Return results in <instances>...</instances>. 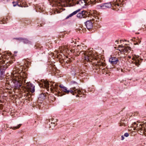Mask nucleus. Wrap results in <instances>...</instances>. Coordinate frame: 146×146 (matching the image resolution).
<instances>
[{
    "instance_id": "obj_43",
    "label": "nucleus",
    "mask_w": 146,
    "mask_h": 146,
    "mask_svg": "<svg viewBox=\"0 0 146 146\" xmlns=\"http://www.w3.org/2000/svg\"><path fill=\"white\" fill-rule=\"evenodd\" d=\"M17 53V51H14V53L15 54V53Z\"/></svg>"
},
{
    "instance_id": "obj_30",
    "label": "nucleus",
    "mask_w": 146,
    "mask_h": 146,
    "mask_svg": "<svg viewBox=\"0 0 146 146\" xmlns=\"http://www.w3.org/2000/svg\"><path fill=\"white\" fill-rule=\"evenodd\" d=\"M38 45H37V44L35 46V48L38 49H41V47L40 46H38Z\"/></svg>"
},
{
    "instance_id": "obj_1",
    "label": "nucleus",
    "mask_w": 146,
    "mask_h": 146,
    "mask_svg": "<svg viewBox=\"0 0 146 146\" xmlns=\"http://www.w3.org/2000/svg\"><path fill=\"white\" fill-rule=\"evenodd\" d=\"M8 59H7L5 60H4V62L2 64H3L6 62L5 65H4L3 66H0V77L1 78H4L5 75V71L7 68L8 67V66L10 65V64H11L13 63L12 61L11 60H9L8 61H7V60H8Z\"/></svg>"
},
{
    "instance_id": "obj_40",
    "label": "nucleus",
    "mask_w": 146,
    "mask_h": 146,
    "mask_svg": "<svg viewBox=\"0 0 146 146\" xmlns=\"http://www.w3.org/2000/svg\"><path fill=\"white\" fill-rule=\"evenodd\" d=\"M121 139L122 140H123L124 139V138L123 135H122L121 136Z\"/></svg>"
},
{
    "instance_id": "obj_34",
    "label": "nucleus",
    "mask_w": 146,
    "mask_h": 146,
    "mask_svg": "<svg viewBox=\"0 0 146 146\" xmlns=\"http://www.w3.org/2000/svg\"><path fill=\"white\" fill-rule=\"evenodd\" d=\"M72 89L73 90H74V91H76H76L78 89H76L75 87H74L72 88H71V90Z\"/></svg>"
},
{
    "instance_id": "obj_38",
    "label": "nucleus",
    "mask_w": 146,
    "mask_h": 146,
    "mask_svg": "<svg viewBox=\"0 0 146 146\" xmlns=\"http://www.w3.org/2000/svg\"><path fill=\"white\" fill-rule=\"evenodd\" d=\"M64 35H65V33H63L62 34V35H60V37H63L64 36Z\"/></svg>"
},
{
    "instance_id": "obj_41",
    "label": "nucleus",
    "mask_w": 146,
    "mask_h": 146,
    "mask_svg": "<svg viewBox=\"0 0 146 146\" xmlns=\"http://www.w3.org/2000/svg\"><path fill=\"white\" fill-rule=\"evenodd\" d=\"M141 42V41L140 40H138V42H137V44H138L139 43H140Z\"/></svg>"
},
{
    "instance_id": "obj_26",
    "label": "nucleus",
    "mask_w": 146,
    "mask_h": 146,
    "mask_svg": "<svg viewBox=\"0 0 146 146\" xmlns=\"http://www.w3.org/2000/svg\"><path fill=\"white\" fill-rule=\"evenodd\" d=\"M68 91L69 93L70 92L73 95H74L75 94H76V91H74V90H73L72 89L71 90V88L70 89V90H68Z\"/></svg>"
},
{
    "instance_id": "obj_17",
    "label": "nucleus",
    "mask_w": 146,
    "mask_h": 146,
    "mask_svg": "<svg viewBox=\"0 0 146 146\" xmlns=\"http://www.w3.org/2000/svg\"><path fill=\"white\" fill-rule=\"evenodd\" d=\"M22 83L19 81H16L15 82V86L17 88H19L21 87L22 85Z\"/></svg>"
},
{
    "instance_id": "obj_18",
    "label": "nucleus",
    "mask_w": 146,
    "mask_h": 146,
    "mask_svg": "<svg viewBox=\"0 0 146 146\" xmlns=\"http://www.w3.org/2000/svg\"><path fill=\"white\" fill-rule=\"evenodd\" d=\"M44 85H43L47 89H48L49 87V84L48 82V81L45 80H44Z\"/></svg>"
},
{
    "instance_id": "obj_25",
    "label": "nucleus",
    "mask_w": 146,
    "mask_h": 146,
    "mask_svg": "<svg viewBox=\"0 0 146 146\" xmlns=\"http://www.w3.org/2000/svg\"><path fill=\"white\" fill-rule=\"evenodd\" d=\"M17 5L19 7H28V6L27 5V4H25V3H23V5H22L21 4H19L18 3H17Z\"/></svg>"
},
{
    "instance_id": "obj_28",
    "label": "nucleus",
    "mask_w": 146,
    "mask_h": 146,
    "mask_svg": "<svg viewBox=\"0 0 146 146\" xmlns=\"http://www.w3.org/2000/svg\"><path fill=\"white\" fill-rule=\"evenodd\" d=\"M13 39H16L17 40H18L20 41H22V40L23 39V38L22 37H20V38H13Z\"/></svg>"
},
{
    "instance_id": "obj_21",
    "label": "nucleus",
    "mask_w": 146,
    "mask_h": 146,
    "mask_svg": "<svg viewBox=\"0 0 146 146\" xmlns=\"http://www.w3.org/2000/svg\"><path fill=\"white\" fill-rule=\"evenodd\" d=\"M31 21L29 19H26L23 21V23L25 24V26L29 25L31 23Z\"/></svg>"
},
{
    "instance_id": "obj_37",
    "label": "nucleus",
    "mask_w": 146,
    "mask_h": 146,
    "mask_svg": "<svg viewBox=\"0 0 146 146\" xmlns=\"http://www.w3.org/2000/svg\"><path fill=\"white\" fill-rule=\"evenodd\" d=\"M45 23H41L40 25H38V27H42L43 25H44Z\"/></svg>"
},
{
    "instance_id": "obj_32",
    "label": "nucleus",
    "mask_w": 146,
    "mask_h": 146,
    "mask_svg": "<svg viewBox=\"0 0 146 146\" xmlns=\"http://www.w3.org/2000/svg\"><path fill=\"white\" fill-rule=\"evenodd\" d=\"M76 53L75 55H76V56H78L80 55V51H76Z\"/></svg>"
},
{
    "instance_id": "obj_27",
    "label": "nucleus",
    "mask_w": 146,
    "mask_h": 146,
    "mask_svg": "<svg viewBox=\"0 0 146 146\" xmlns=\"http://www.w3.org/2000/svg\"><path fill=\"white\" fill-rule=\"evenodd\" d=\"M6 19H4L2 21H1V24H5V23H7L6 22Z\"/></svg>"
},
{
    "instance_id": "obj_8",
    "label": "nucleus",
    "mask_w": 146,
    "mask_h": 146,
    "mask_svg": "<svg viewBox=\"0 0 146 146\" xmlns=\"http://www.w3.org/2000/svg\"><path fill=\"white\" fill-rule=\"evenodd\" d=\"M85 24L88 30L92 29L93 27V24L91 20L87 21L85 22Z\"/></svg>"
},
{
    "instance_id": "obj_9",
    "label": "nucleus",
    "mask_w": 146,
    "mask_h": 146,
    "mask_svg": "<svg viewBox=\"0 0 146 146\" xmlns=\"http://www.w3.org/2000/svg\"><path fill=\"white\" fill-rule=\"evenodd\" d=\"M113 5L112 3H105L100 5V6L102 9L109 8H111Z\"/></svg>"
},
{
    "instance_id": "obj_23",
    "label": "nucleus",
    "mask_w": 146,
    "mask_h": 146,
    "mask_svg": "<svg viewBox=\"0 0 146 146\" xmlns=\"http://www.w3.org/2000/svg\"><path fill=\"white\" fill-rule=\"evenodd\" d=\"M33 98L31 97V96L30 94L28 93L27 94V96H26V100H27L29 101H32Z\"/></svg>"
},
{
    "instance_id": "obj_15",
    "label": "nucleus",
    "mask_w": 146,
    "mask_h": 146,
    "mask_svg": "<svg viewBox=\"0 0 146 146\" xmlns=\"http://www.w3.org/2000/svg\"><path fill=\"white\" fill-rule=\"evenodd\" d=\"M58 84H55L54 85H52L50 86V87H51L50 89H52V87L56 91V93H57V91H58Z\"/></svg>"
},
{
    "instance_id": "obj_10",
    "label": "nucleus",
    "mask_w": 146,
    "mask_h": 146,
    "mask_svg": "<svg viewBox=\"0 0 146 146\" xmlns=\"http://www.w3.org/2000/svg\"><path fill=\"white\" fill-rule=\"evenodd\" d=\"M27 88L32 93H33L35 91V86L30 83H28Z\"/></svg>"
},
{
    "instance_id": "obj_7",
    "label": "nucleus",
    "mask_w": 146,
    "mask_h": 146,
    "mask_svg": "<svg viewBox=\"0 0 146 146\" xmlns=\"http://www.w3.org/2000/svg\"><path fill=\"white\" fill-rule=\"evenodd\" d=\"M109 62L112 65L115 64L119 62L118 58L115 57H112L109 59Z\"/></svg>"
},
{
    "instance_id": "obj_2",
    "label": "nucleus",
    "mask_w": 146,
    "mask_h": 146,
    "mask_svg": "<svg viewBox=\"0 0 146 146\" xmlns=\"http://www.w3.org/2000/svg\"><path fill=\"white\" fill-rule=\"evenodd\" d=\"M80 55L84 58V60L86 62H91L93 60L95 59L92 55L87 54L85 53L84 51H80Z\"/></svg>"
},
{
    "instance_id": "obj_31",
    "label": "nucleus",
    "mask_w": 146,
    "mask_h": 146,
    "mask_svg": "<svg viewBox=\"0 0 146 146\" xmlns=\"http://www.w3.org/2000/svg\"><path fill=\"white\" fill-rule=\"evenodd\" d=\"M70 84H76L77 85L78 84V83L75 81H72L71 82Z\"/></svg>"
},
{
    "instance_id": "obj_6",
    "label": "nucleus",
    "mask_w": 146,
    "mask_h": 146,
    "mask_svg": "<svg viewBox=\"0 0 146 146\" xmlns=\"http://www.w3.org/2000/svg\"><path fill=\"white\" fill-rule=\"evenodd\" d=\"M118 46L119 48H123L121 50L122 52L123 53L129 52L130 51H131V48L128 46H125L122 45H119Z\"/></svg>"
},
{
    "instance_id": "obj_20",
    "label": "nucleus",
    "mask_w": 146,
    "mask_h": 146,
    "mask_svg": "<svg viewBox=\"0 0 146 146\" xmlns=\"http://www.w3.org/2000/svg\"><path fill=\"white\" fill-rule=\"evenodd\" d=\"M135 64L138 67L140 65V63H141L140 61L139 60L138 58H135Z\"/></svg>"
},
{
    "instance_id": "obj_16",
    "label": "nucleus",
    "mask_w": 146,
    "mask_h": 146,
    "mask_svg": "<svg viewBox=\"0 0 146 146\" xmlns=\"http://www.w3.org/2000/svg\"><path fill=\"white\" fill-rule=\"evenodd\" d=\"M46 98L45 95L44 94H42L39 95L38 100L41 101L44 100Z\"/></svg>"
},
{
    "instance_id": "obj_11",
    "label": "nucleus",
    "mask_w": 146,
    "mask_h": 146,
    "mask_svg": "<svg viewBox=\"0 0 146 146\" xmlns=\"http://www.w3.org/2000/svg\"><path fill=\"white\" fill-rule=\"evenodd\" d=\"M122 0H116L115 1H113L112 2L113 5L116 7L117 6H119L120 5H121Z\"/></svg>"
},
{
    "instance_id": "obj_35",
    "label": "nucleus",
    "mask_w": 146,
    "mask_h": 146,
    "mask_svg": "<svg viewBox=\"0 0 146 146\" xmlns=\"http://www.w3.org/2000/svg\"><path fill=\"white\" fill-rule=\"evenodd\" d=\"M12 3L13 5V6L14 7H15L17 5V2H15L14 1H13V2Z\"/></svg>"
},
{
    "instance_id": "obj_4",
    "label": "nucleus",
    "mask_w": 146,
    "mask_h": 146,
    "mask_svg": "<svg viewBox=\"0 0 146 146\" xmlns=\"http://www.w3.org/2000/svg\"><path fill=\"white\" fill-rule=\"evenodd\" d=\"M60 91L62 92H60L59 91H57V93H55L56 95H57L58 96H61L66 94H69L68 90H67V88L66 87H64Z\"/></svg>"
},
{
    "instance_id": "obj_45",
    "label": "nucleus",
    "mask_w": 146,
    "mask_h": 146,
    "mask_svg": "<svg viewBox=\"0 0 146 146\" xmlns=\"http://www.w3.org/2000/svg\"><path fill=\"white\" fill-rule=\"evenodd\" d=\"M134 124H135V125H136V122H134Z\"/></svg>"
},
{
    "instance_id": "obj_14",
    "label": "nucleus",
    "mask_w": 146,
    "mask_h": 146,
    "mask_svg": "<svg viewBox=\"0 0 146 146\" xmlns=\"http://www.w3.org/2000/svg\"><path fill=\"white\" fill-rule=\"evenodd\" d=\"M81 10V9H79L78 10L73 12L72 13L70 14L66 18V19H67L69 18L70 17H71L73 16V15L76 14L77 13L80 11Z\"/></svg>"
},
{
    "instance_id": "obj_19",
    "label": "nucleus",
    "mask_w": 146,
    "mask_h": 146,
    "mask_svg": "<svg viewBox=\"0 0 146 146\" xmlns=\"http://www.w3.org/2000/svg\"><path fill=\"white\" fill-rule=\"evenodd\" d=\"M57 124V123L56 122H52V121L51 122V124H49V128H51L52 129H54V127Z\"/></svg>"
},
{
    "instance_id": "obj_24",
    "label": "nucleus",
    "mask_w": 146,
    "mask_h": 146,
    "mask_svg": "<svg viewBox=\"0 0 146 146\" xmlns=\"http://www.w3.org/2000/svg\"><path fill=\"white\" fill-rule=\"evenodd\" d=\"M21 125V124H19L16 126H11V127H10L9 128H10V129H12L13 130H15L16 129H18L19 128H20Z\"/></svg>"
},
{
    "instance_id": "obj_49",
    "label": "nucleus",
    "mask_w": 146,
    "mask_h": 146,
    "mask_svg": "<svg viewBox=\"0 0 146 146\" xmlns=\"http://www.w3.org/2000/svg\"><path fill=\"white\" fill-rule=\"evenodd\" d=\"M125 44L126 45H127V44Z\"/></svg>"
},
{
    "instance_id": "obj_33",
    "label": "nucleus",
    "mask_w": 146,
    "mask_h": 146,
    "mask_svg": "<svg viewBox=\"0 0 146 146\" xmlns=\"http://www.w3.org/2000/svg\"><path fill=\"white\" fill-rule=\"evenodd\" d=\"M77 93L79 94H82V92L80 90H78V89L76 91V93Z\"/></svg>"
},
{
    "instance_id": "obj_39",
    "label": "nucleus",
    "mask_w": 146,
    "mask_h": 146,
    "mask_svg": "<svg viewBox=\"0 0 146 146\" xmlns=\"http://www.w3.org/2000/svg\"><path fill=\"white\" fill-rule=\"evenodd\" d=\"M50 2H55L57 0H48Z\"/></svg>"
},
{
    "instance_id": "obj_5",
    "label": "nucleus",
    "mask_w": 146,
    "mask_h": 146,
    "mask_svg": "<svg viewBox=\"0 0 146 146\" xmlns=\"http://www.w3.org/2000/svg\"><path fill=\"white\" fill-rule=\"evenodd\" d=\"M11 59L10 57V54L5 53L3 54H0V64H3L4 63V59H8V58Z\"/></svg>"
},
{
    "instance_id": "obj_46",
    "label": "nucleus",
    "mask_w": 146,
    "mask_h": 146,
    "mask_svg": "<svg viewBox=\"0 0 146 146\" xmlns=\"http://www.w3.org/2000/svg\"><path fill=\"white\" fill-rule=\"evenodd\" d=\"M122 41H124V40H120V42H121Z\"/></svg>"
},
{
    "instance_id": "obj_3",
    "label": "nucleus",
    "mask_w": 146,
    "mask_h": 146,
    "mask_svg": "<svg viewBox=\"0 0 146 146\" xmlns=\"http://www.w3.org/2000/svg\"><path fill=\"white\" fill-rule=\"evenodd\" d=\"M88 13L86 11H83L77 15V17L80 19H83L88 17Z\"/></svg>"
},
{
    "instance_id": "obj_12",
    "label": "nucleus",
    "mask_w": 146,
    "mask_h": 146,
    "mask_svg": "<svg viewBox=\"0 0 146 146\" xmlns=\"http://www.w3.org/2000/svg\"><path fill=\"white\" fill-rule=\"evenodd\" d=\"M86 73L82 71L81 70H78V71H77L76 72V73H75V74L76 75L78 74V75L82 76L86 75Z\"/></svg>"
},
{
    "instance_id": "obj_36",
    "label": "nucleus",
    "mask_w": 146,
    "mask_h": 146,
    "mask_svg": "<svg viewBox=\"0 0 146 146\" xmlns=\"http://www.w3.org/2000/svg\"><path fill=\"white\" fill-rule=\"evenodd\" d=\"M129 134L128 133H125L124 134V136L125 137H128L129 136Z\"/></svg>"
},
{
    "instance_id": "obj_47",
    "label": "nucleus",
    "mask_w": 146,
    "mask_h": 146,
    "mask_svg": "<svg viewBox=\"0 0 146 146\" xmlns=\"http://www.w3.org/2000/svg\"><path fill=\"white\" fill-rule=\"evenodd\" d=\"M76 97H78V96H78V95H76Z\"/></svg>"
},
{
    "instance_id": "obj_48",
    "label": "nucleus",
    "mask_w": 146,
    "mask_h": 146,
    "mask_svg": "<svg viewBox=\"0 0 146 146\" xmlns=\"http://www.w3.org/2000/svg\"><path fill=\"white\" fill-rule=\"evenodd\" d=\"M124 41H127V40H124Z\"/></svg>"
},
{
    "instance_id": "obj_29",
    "label": "nucleus",
    "mask_w": 146,
    "mask_h": 146,
    "mask_svg": "<svg viewBox=\"0 0 146 146\" xmlns=\"http://www.w3.org/2000/svg\"><path fill=\"white\" fill-rule=\"evenodd\" d=\"M60 88H58V91L62 90L64 86L62 84H60L59 86Z\"/></svg>"
},
{
    "instance_id": "obj_13",
    "label": "nucleus",
    "mask_w": 146,
    "mask_h": 146,
    "mask_svg": "<svg viewBox=\"0 0 146 146\" xmlns=\"http://www.w3.org/2000/svg\"><path fill=\"white\" fill-rule=\"evenodd\" d=\"M96 65L97 67H98L100 69H102V66H105L106 64L104 63L100 62L97 63Z\"/></svg>"
},
{
    "instance_id": "obj_22",
    "label": "nucleus",
    "mask_w": 146,
    "mask_h": 146,
    "mask_svg": "<svg viewBox=\"0 0 146 146\" xmlns=\"http://www.w3.org/2000/svg\"><path fill=\"white\" fill-rule=\"evenodd\" d=\"M22 41H23V42L24 44H30L31 43V42L29 40H28L25 38H23Z\"/></svg>"
},
{
    "instance_id": "obj_42",
    "label": "nucleus",
    "mask_w": 146,
    "mask_h": 146,
    "mask_svg": "<svg viewBox=\"0 0 146 146\" xmlns=\"http://www.w3.org/2000/svg\"><path fill=\"white\" fill-rule=\"evenodd\" d=\"M38 8L40 9V10L42 11H43V9H42V8H41V7H40L39 6H38Z\"/></svg>"
},
{
    "instance_id": "obj_44",
    "label": "nucleus",
    "mask_w": 146,
    "mask_h": 146,
    "mask_svg": "<svg viewBox=\"0 0 146 146\" xmlns=\"http://www.w3.org/2000/svg\"><path fill=\"white\" fill-rule=\"evenodd\" d=\"M117 42V43L118 44V41L117 40H116V41H115V42Z\"/></svg>"
}]
</instances>
